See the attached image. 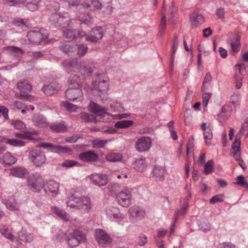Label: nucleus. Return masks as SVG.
Instances as JSON below:
<instances>
[{
	"mask_svg": "<svg viewBox=\"0 0 248 248\" xmlns=\"http://www.w3.org/2000/svg\"><path fill=\"white\" fill-rule=\"evenodd\" d=\"M237 182L236 184L238 185H240L243 187L245 188L248 187V183L245 180L244 177L241 175H239L237 177Z\"/></svg>",
	"mask_w": 248,
	"mask_h": 248,
	"instance_id": "59",
	"label": "nucleus"
},
{
	"mask_svg": "<svg viewBox=\"0 0 248 248\" xmlns=\"http://www.w3.org/2000/svg\"><path fill=\"white\" fill-rule=\"evenodd\" d=\"M0 141L5 142L12 146L22 147L25 145V142L17 139H9L5 137L0 138Z\"/></svg>",
	"mask_w": 248,
	"mask_h": 248,
	"instance_id": "33",
	"label": "nucleus"
},
{
	"mask_svg": "<svg viewBox=\"0 0 248 248\" xmlns=\"http://www.w3.org/2000/svg\"><path fill=\"white\" fill-rule=\"evenodd\" d=\"M29 158L31 161L37 167L41 166L46 161L45 153L38 149L31 151L29 153Z\"/></svg>",
	"mask_w": 248,
	"mask_h": 248,
	"instance_id": "9",
	"label": "nucleus"
},
{
	"mask_svg": "<svg viewBox=\"0 0 248 248\" xmlns=\"http://www.w3.org/2000/svg\"><path fill=\"white\" fill-rule=\"evenodd\" d=\"M194 139L193 137H191L188 139L187 144V157L189 158L190 155H193V148H194Z\"/></svg>",
	"mask_w": 248,
	"mask_h": 248,
	"instance_id": "49",
	"label": "nucleus"
},
{
	"mask_svg": "<svg viewBox=\"0 0 248 248\" xmlns=\"http://www.w3.org/2000/svg\"><path fill=\"white\" fill-rule=\"evenodd\" d=\"M110 106L115 111H122L124 110V107L122 104L117 101H111Z\"/></svg>",
	"mask_w": 248,
	"mask_h": 248,
	"instance_id": "55",
	"label": "nucleus"
},
{
	"mask_svg": "<svg viewBox=\"0 0 248 248\" xmlns=\"http://www.w3.org/2000/svg\"><path fill=\"white\" fill-rule=\"evenodd\" d=\"M0 232L7 238L14 241L15 237L12 234L10 228L6 226H2L0 228Z\"/></svg>",
	"mask_w": 248,
	"mask_h": 248,
	"instance_id": "40",
	"label": "nucleus"
},
{
	"mask_svg": "<svg viewBox=\"0 0 248 248\" xmlns=\"http://www.w3.org/2000/svg\"><path fill=\"white\" fill-rule=\"evenodd\" d=\"M166 27V16L162 11V18L159 26L158 35L161 37L163 34Z\"/></svg>",
	"mask_w": 248,
	"mask_h": 248,
	"instance_id": "43",
	"label": "nucleus"
},
{
	"mask_svg": "<svg viewBox=\"0 0 248 248\" xmlns=\"http://www.w3.org/2000/svg\"><path fill=\"white\" fill-rule=\"evenodd\" d=\"M52 152L59 154H69L71 152V150L67 146L55 145V147L52 149Z\"/></svg>",
	"mask_w": 248,
	"mask_h": 248,
	"instance_id": "44",
	"label": "nucleus"
},
{
	"mask_svg": "<svg viewBox=\"0 0 248 248\" xmlns=\"http://www.w3.org/2000/svg\"><path fill=\"white\" fill-rule=\"evenodd\" d=\"M93 89L101 93H106L108 90L109 79L107 77L100 76L97 80L92 84Z\"/></svg>",
	"mask_w": 248,
	"mask_h": 248,
	"instance_id": "11",
	"label": "nucleus"
},
{
	"mask_svg": "<svg viewBox=\"0 0 248 248\" xmlns=\"http://www.w3.org/2000/svg\"><path fill=\"white\" fill-rule=\"evenodd\" d=\"M12 124L14 125V127L16 129L23 130L25 128V124L20 120L13 121Z\"/></svg>",
	"mask_w": 248,
	"mask_h": 248,
	"instance_id": "60",
	"label": "nucleus"
},
{
	"mask_svg": "<svg viewBox=\"0 0 248 248\" xmlns=\"http://www.w3.org/2000/svg\"><path fill=\"white\" fill-rule=\"evenodd\" d=\"M88 178L92 184L97 186H105L108 182L107 176L100 173L93 174Z\"/></svg>",
	"mask_w": 248,
	"mask_h": 248,
	"instance_id": "17",
	"label": "nucleus"
},
{
	"mask_svg": "<svg viewBox=\"0 0 248 248\" xmlns=\"http://www.w3.org/2000/svg\"><path fill=\"white\" fill-rule=\"evenodd\" d=\"M80 118L85 122L95 123V115H89L86 113H81Z\"/></svg>",
	"mask_w": 248,
	"mask_h": 248,
	"instance_id": "53",
	"label": "nucleus"
},
{
	"mask_svg": "<svg viewBox=\"0 0 248 248\" xmlns=\"http://www.w3.org/2000/svg\"><path fill=\"white\" fill-rule=\"evenodd\" d=\"M16 158L10 152H6L0 157V163L4 166H9L16 163Z\"/></svg>",
	"mask_w": 248,
	"mask_h": 248,
	"instance_id": "23",
	"label": "nucleus"
},
{
	"mask_svg": "<svg viewBox=\"0 0 248 248\" xmlns=\"http://www.w3.org/2000/svg\"><path fill=\"white\" fill-rule=\"evenodd\" d=\"M231 51L234 53L238 52L240 48V38L237 37L235 40L232 41L230 44Z\"/></svg>",
	"mask_w": 248,
	"mask_h": 248,
	"instance_id": "51",
	"label": "nucleus"
},
{
	"mask_svg": "<svg viewBox=\"0 0 248 248\" xmlns=\"http://www.w3.org/2000/svg\"><path fill=\"white\" fill-rule=\"evenodd\" d=\"M30 189L32 191L39 192L44 188L45 182L42 176L35 173L31 175L28 181Z\"/></svg>",
	"mask_w": 248,
	"mask_h": 248,
	"instance_id": "7",
	"label": "nucleus"
},
{
	"mask_svg": "<svg viewBox=\"0 0 248 248\" xmlns=\"http://www.w3.org/2000/svg\"><path fill=\"white\" fill-rule=\"evenodd\" d=\"M17 88L21 93H24L30 92L32 89L31 85L26 81L19 82L17 84Z\"/></svg>",
	"mask_w": 248,
	"mask_h": 248,
	"instance_id": "36",
	"label": "nucleus"
},
{
	"mask_svg": "<svg viewBox=\"0 0 248 248\" xmlns=\"http://www.w3.org/2000/svg\"><path fill=\"white\" fill-rule=\"evenodd\" d=\"M147 166L145 158H140L136 160L134 164V169L138 171H143Z\"/></svg>",
	"mask_w": 248,
	"mask_h": 248,
	"instance_id": "34",
	"label": "nucleus"
},
{
	"mask_svg": "<svg viewBox=\"0 0 248 248\" xmlns=\"http://www.w3.org/2000/svg\"><path fill=\"white\" fill-rule=\"evenodd\" d=\"M74 48V55H78L79 57L84 56L88 49L86 45L81 44L76 45Z\"/></svg>",
	"mask_w": 248,
	"mask_h": 248,
	"instance_id": "38",
	"label": "nucleus"
},
{
	"mask_svg": "<svg viewBox=\"0 0 248 248\" xmlns=\"http://www.w3.org/2000/svg\"><path fill=\"white\" fill-rule=\"evenodd\" d=\"M62 66L64 70L68 73L79 71L84 77L81 78L77 75L71 76L68 80L69 87H79L80 85L88 93L92 91V88L84 82V78L91 76L93 73L92 67L88 65L87 61L78 63L76 59H69L63 62Z\"/></svg>",
	"mask_w": 248,
	"mask_h": 248,
	"instance_id": "1",
	"label": "nucleus"
},
{
	"mask_svg": "<svg viewBox=\"0 0 248 248\" xmlns=\"http://www.w3.org/2000/svg\"><path fill=\"white\" fill-rule=\"evenodd\" d=\"M132 189L126 187L116 195V199L118 204L124 207H128L131 202Z\"/></svg>",
	"mask_w": 248,
	"mask_h": 248,
	"instance_id": "5",
	"label": "nucleus"
},
{
	"mask_svg": "<svg viewBox=\"0 0 248 248\" xmlns=\"http://www.w3.org/2000/svg\"><path fill=\"white\" fill-rule=\"evenodd\" d=\"M213 170V161L211 160L207 162L204 167V174L207 175L211 173Z\"/></svg>",
	"mask_w": 248,
	"mask_h": 248,
	"instance_id": "54",
	"label": "nucleus"
},
{
	"mask_svg": "<svg viewBox=\"0 0 248 248\" xmlns=\"http://www.w3.org/2000/svg\"><path fill=\"white\" fill-rule=\"evenodd\" d=\"M41 0H25L27 4L26 7L29 10L33 12L35 11L40 7V3Z\"/></svg>",
	"mask_w": 248,
	"mask_h": 248,
	"instance_id": "35",
	"label": "nucleus"
},
{
	"mask_svg": "<svg viewBox=\"0 0 248 248\" xmlns=\"http://www.w3.org/2000/svg\"><path fill=\"white\" fill-rule=\"evenodd\" d=\"M10 175L19 178H23L28 174L27 170L21 167H12L10 169Z\"/></svg>",
	"mask_w": 248,
	"mask_h": 248,
	"instance_id": "27",
	"label": "nucleus"
},
{
	"mask_svg": "<svg viewBox=\"0 0 248 248\" xmlns=\"http://www.w3.org/2000/svg\"><path fill=\"white\" fill-rule=\"evenodd\" d=\"M122 155L119 153H110L106 155V159L109 162L120 161L122 160Z\"/></svg>",
	"mask_w": 248,
	"mask_h": 248,
	"instance_id": "39",
	"label": "nucleus"
},
{
	"mask_svg": "<svg viewBox=\"0 0 248 248\" xmlns=\"http://www.w3.org/2000/svg\"><path fill=\"white\" fill-rule=\"evenodd\" d=\"M62 106L67 111L70 112H75L78 109V108L76 105H73L68 102L65 101L62 103Z\"/></svg>",
	"mask_w": 248,
	"mask_h": 248,
	"instance_id": "52",
	"label": "nucleus"
},
{
	"mask_svg": "<svg viewBox=\"0 0 248 248\" xmlns=\"http://www.w3.org/2000/svg\"><path fill=\"white\" fill-rule=\"evenodd\" d=\"M79 21L87 25H91L93 21V18L89 13L81 14L78 16Z\"/></svg>",
	"mask_w": 248,
	"mask_h": 248,
	"instance_id": "45",
	"label": "nucleus"
},
{
	"mask_svg": "<svg viewBox=\"0 0 248 248\" xmlns=\"http://www.w3.org/2000/svg\"><path fill=\"white\" fill-rule=\"evenodd\" d=\"M65 95L66 97L70 100H80L83 98V93L79 87H69L65 92Z\"/></svg>",
	"mask_w": 248,
	"mask_h": 248,
	"instance_id": "14",
	"label": "nucleus"
},
{
	"mask_svg": "<svg viewBox=\"0 0 248 248\" xmlns=\"http://www.w3.org/2000/svg\"><path fill=\"white\" fill-rule=\"evenodd\" d=\"M27 37L30 43L38 44L42 42H46L48 37V33L45 29H41L40 31H32L28 33Z\"/></svg>",
	"mask_w": 248,
	"mask_h": 248,
	"instance_id": "6",
	"label": "nucleus"
},
{
	"mask_svg": "<svg viewBox=\"0 0 248 248\" xmlns=\"http://www.w3.org/2000/svg\"><path fill=\"white\" fill-rule=\"evenodd\" d=\"M211 96V93H204L202 94V104L204 108L207 107Z\"/></svg>",
	"mask_w": 248,
	"mask_h": 248,
	"instance_id": "63",
	"label": "nucleus"
},
{
	"mask_svg": "<svg viewBox=\"0 0 248 248\" xmlns=\"http://www.w3.org/2000/svg\"><path fill=\"white\" fill-rule=\"evenodd\" d=\"M240 140H238L235 137V140L232 146V149L233 150V153L234 157L235 159H237V156L239 155L238 152L240 147Z\"/></svg>",
	"mask_w": 248,
	"mask_h": 248,
	"instance_id": "48",
	"label": "nucleus"
},
{
	"mask_svg": "<svg viewBox=\"0 0 248 248\" xmlns=\"http://www.w3.org/2000/svg\"><path fill=\"white\" fill-rule=\"evenodd\" d=\"M91 32V35L86 37V40L92 43L98 42L103 38L104 36L102 28L100 26L92 28Z\"/></svg>",
	"mask_w": 248,
	"mask_h": 248,
	"instance_id": "15",
	"label": "nucleus"
},
{
	"mask_svg": "<svg viewBox=\"0 0 248 248\" xmlns=\"http://www.w3.org/2000/svg\"><path fill=\"white\" fill-rule=\"evenodd\" d=\"M212 78L209 73H207L204 78V81L203 82L202 86V91H203L206 90L211 81H212Z\"/></svg>",
	"mask_w": 248,
	"mask_h": 248,
	"instance_id": "56",
	"label": "nucleus"
},
{
	"mask_svg": "<svg viewBox=\"0 0 248 248\" xmlns=\"http://www.w3.org/2000/svg\"><path fill=\"white\" fill-rule=\"evenodd\" d=\"M50 128L54 131L64 132L66 130L67 127L64 122L55 123L50 126Z\"/></svg>",
	"mask_w": 248,
	"mask_h": 248,
	"instance_id": "41",
	"label": "nucleus"
},
{
	"mask_svg": "<svg viewBox=\"0 0 248 248\" xmlns=\"http://www.w3.org/2000/svg\"><path fill=\"white\" fill-rule=\"evenodd\" d=\"M63 35L66 38L74 39L77 36L82 38L86 35L84 31H77L69 29H66L63 31Z\"/></svg>",
	"mask_w": 248,
	"mask_h": 248,
	"instance_id": "24",
	"label": "nucleus"
},
{
	"mask_svg": "<svg viewBox=\"0 0 248 248\" xmlns=\"http://www.w3.org/2000/svg\"><path fill=\"white\" fill-rule=\"evenodd\" d=\"M60 49L64 52L68 53L70 52L71 49H73V47H71L70 42H65L61 46Z\"/></svg>",
	"mask_w": 248,
	"mask_h": 248,
	"instance_id": "62",
	"label": "nucleus"
},
{
	"mask_svg": "<svg viewBox=\"0 0 248 248\" xmlns=\"http://www.w3.org/2000/svg\"><path fill=\"white\" fill-rule=\"evenodd\" d=\"M12 106L14 109L21 110V113L24 114L26 112V109L28 108V107L26 106L20 101H14Z\"/></svg>",
	"mask_w": 248,
	"mask_h": 248,
	"instance_id": "47",
	"label": "nucleus"
},
{
	"mask_svg": "<svg viewBox=\"0 0 248 248\" xmlns=\"http://www.w3.org/2000/svg\"><path fill=\"white\" fill-rule=\"evenodd\" d=\"M32 122L34 125L45 127L48 125V123L46 118L40 114H34L32 118Z\"/></svg>",
	"mask_w": 248,
	"mask_h": 248,
	"instance_id": "28",
	"label": "nucleus"
},
{
	"mask_svg": "<svg viewBox=\"0 0 248 248\" xmlns=\"http://www.w3.org/2000/svg\"><path fill=\"white\" fill-rule=\"evenodd\" d=\"M91 110L93 111L95 115V122H101L106 123L108 122L112 119L114 116L111 115L108 112H106V110L97 104L91 102L89 105Z\"/></svg>",
	"mask_w": 248,
	"mask_h": 248,
	"instance_id": "4",
	"label": "nucleus"
},
{
	"mask_svg": "<svg viewBox=\"0 0 248 248\" xmlns=\"http://www.w3.org/2000/svg\"><path fill=\"white\" fill-rule=\"evenodd\" d=\"M50 21L56 26L64 28L70 24V18L67 13H64L62 15L60 13H53L50 18Z\"/></svg>",
	"mask_w": 248,
	"mask_h": 248,
	"instance_id": "8",
	"label": "nucleus"
},
{
	"mask_svg": "<svg viewBox=\"0 0 248 248\" xmlns=\"http://www.w3.org/2000/svg\"><path fill=\"white\" fill-rule=\"evenodd\" d=\"M79 163L75 161L72 160H67L63 162L62 165L66 167H72L73 166H78Z\"/></svg>",
	"mask_w": 248,
	"mask_h": 248,
	"instance_id": "64",
	"label": "nucleus"
},
{
	"mask_svg": "<svg viewBox=\"0 0 248 248\" xmlns=\"http://www.w3.org/2000/svg\"><path fill=\"white\" fill-rule=\"evenodd\" d=\"M79 158L83 161H95L97 159L98 155L94 151H88L80 154Z\"/></svg>",
	"mask_w": 248,
	"mask_h": 248,
	"instance_id": "25",
	"label": "nucleus"
},
{
	"mask_svg": "<svg viewBox=\"0 0 248 248\" xmlns=\"http://www.w3.org/2000/svg\"><path fill=\"white\" fill-rule=\"evenodd\" d=\"M4 4L8 6H15L20 3H23L25 0H3Z\"/></svg>",
	"mask_w": 248,
	"mask_h": 248,
	"instance_id": "61",
	"label": "nucleus"
},
{
	"mask_svg": "<svg viewBox=\"0 0 248 248\" xmlns=\"http://www.w3.org/2000/svg\"><path fill=\"white\" fill-rule=\"evenodd\" d=\"M61 88V86L55 81L46 83L42 88V90L47 95H51L56 93Z\"/></svg>",
	"mask_w": 248,
	"mask_h": 248,
	"instance_id": "20",
	"label": "nucleus"
},
{
	"mask_svg": "<svg viewBox=\"0 0 248 248\" xmlns=\"http://www.w3.org/2000/svg\"><path fill=\"white\" fill-rule=\"evenodd\" d=\"M133 124V121L131 120H122L116 122L114 126L117 128H126L132 126Z\"/></svg>",
	"mask_w": 248,
	"mask_h": 248,
	"instance_id": "42",
	"label": "nucleus"
},
{
	"mask_svg": "<svg viewBox=\"0 0 248 248\" xmlns=\"http://www.w3.org/2000/svg\"><path fill=\"white\" fill-rule=\"evenodd\" d=\"M190 19L192 25L195 27L202 24L204 21L203 16L197 11H194L190 15Z\"/></svg>",
	"mask_w": 248,
	"mask_h": 248,
	"instance_id": "30",
	"label": "nucleus"
},
{
	"mask_svg": "<svg viewBox=\"0 0 248 248\" xmlns=\"http://www.w3.org/2000/svg\"><path fill=\"white\" fill-rule=\"evenodd\" d=\"M102 0H84L81 3L82 7L91 12L101 10L103 8Z\"/></svg>",
	"mask_w": 248,
	"mask_h": 248,
	"instance_id": "12",
	"label": "nucleus"
},
{
	"mask_svg": "<svg viewBox=\"0 0 248 248\" xmlns=\"http://www.w3.org/2000/svg\"><path fill=\"white\" fill-rule=\"evenodd\" d=\"M95 238L99 245L101 247H106L112 242V239L108 233L102 229L95 230Z\"/></svg>",
	"mask_w": 248,
	"mask_h": 248,
	"instance_id": "10",
	"label": "nucleus"
},
{
	"mask_svg": "<svg viewBox=\"0 0 248 248\" xmlns=\"http://www.w3.org/2000/svg\"><path fill=\"white\" fill-rule=\"evenodd\" d=\"M108 140L97 139L93 140L92 143L93 148H104L108 144Z\"/></svg>",
	"mask_w": 248,
	"mask_h": 248,
	"instance_id": "46",
	"label": "nucleus"
},
{
	"mask_svg": "<svg viewBox=\"0 0 248 248\" xmlns=\"http://www.w3.org/2000/svg\"><path fill=\"white\" fill-rule=\"evenodd\" d=\"M4 49L11 56L19 60L24 54V51L21 48L15 46H7Z\"/></svg>",
	"mask_w": 248,
	"mask_h": 248,
	"instance_id": "22",
	"label": "nucleus"
},
{
	"mask_svg": "<svg viewBox=\"0 0 248 248\" xmlns=\"http://www.w3.org/2000/svg\"><path fill=\"white\" fill-rule=\"evenodd\" d=\"M67 205L71 207H76L82 213H88L92 207L90 200L85 197L71 196L67 202Z\"/></svg>",
	"mask_w": 248,
	"mask_h": 248,
	"instance_id": "2",
	"label": "nucleus"
},
{
	"mask_svg": "<svg viewBox=\"0 0 248 248\" xmlns=\"http://www.w3.org/2000/svg\"><path fill=\"white\" fill-rule=\"evenodd\" d=\"M52 213L64 221H69L68 214L63 209L57 206H53L51 208Z\"/></svg>",
	"mask_w": 248,
	"mask_h": 248,
	"instance_id": "31",
	"label": "nucleus"
},
{
	"mask_svg": "<svg viewBox=\"0 0 248 248\" xmlns=\"http://www.w3.org/2000/svg\"><path fill=\"white\" fill-rule=\"evenodd\" d=\"M18 235L20 239L23 241L31 242L33 240L32 234L24 228L19 232Z\"/></svg>",
	"mask_w": 248,
	"mask_h": 248,
	"instance_id": "37",
	"label": "nucleus"
},
{
	"mask_svg": "<svg viewBox=\"0 0 248 248\" xmlns=\"http://www.w3.org/2000/svg\"><path fill=\"white\" fill-rule=\"evenodd\" d=\"M46 193L50 197H55L59 192V184L54 181H49L44 185Z\"/></svg>",
	"mask_w": 248,
	"mask_h": 248,
	"instance_id": "16",
	"label": "nucleus"
},
{
	"mask_svg": "<svg viewBox=\"0 0 248 248\" xmlns=\"http://www.w3.org/2000/svg\"><path fill=\"white\" fill-rule=\"evenodd\" d=\"M106 214L110 220H120L124 216L120 212V209L117 207L109 206L106 208Z\"/></svg>",
	"mask_w": 248,
	"mask_h": 248,
	"instance_id": "19",
	"label": "nucleus"
},
{
	"mask_svg": "<svg viewBox=\"0 0 248 248\" xmlns=\"http://www.w3.org/2000/svg\"><path fill=\"white\" fill-rule=\"evenodd\" d=\"M152 141L149 137H142L137 140L135 146L136 149L140 152L149 151L152 146Z\"/></svg>",
	"mask_w": 248,
	"mask_h": 248,
	"instance_id": "13",
	"label": "nucleus"
},
{
	"mask_svg": "<svg viewBox=\"0 0 248 248\" xmlns=\"http://www.w3.org/2000/svg\"><path fill=\"white\" fill-rule=\"evenodd\" d=\"M232 112V108L229 105H225L222 107L220 113L217 115L216 119L220 123H223L229 118Z\"/></svg>",
	"mask_w": 248,
	"mask_h": 248,
	"instance_id": "21",
	"label": "nucleus"
},
{
	"mask_svg": "<svg viewBox=\"0 0 248 248\" xmlns=\"http://www.w3.org/2000/svg\"><path fill=\"white\" fill-rule=\"evenodd\" d=\"M165 168L159 166H155L153 170V177L157 180L162 181L164 179Z\"/></svg>",
	"mask_w": 248,
	"mask_h": 248,
	"instance_id": "29",
	"label": "nucleus"
},
{
	"mask_svg": "<svg viewBox=\"0 0 248 248\" xmlns=\"http://www.w3.org/2000/svg\"><path fill=\"white\" fill-rule=\"evenodd\" d=\"M36 133H37V132L35 131H33L28 132V133H25V134L16 133L15 136L16 137L21 138V139L34 140V139L32 138L31 134H36Z\"/></svg>",
	"mask_w": 248,
	"mask_h": 248,
	"instance_id": "57",
	"label": "nucleus"
},
{
	"mask_svg": "<svg viewBox=\"0 0 248 248\" xmlns=\"http://www.w3.org/2000/svg\"><path fill=\"white\" fill-rule=\"evenodd\" d=\"M7 208L11 211H16L18 209L19 205L15 202H12L10 200L7 201L5 203Z\"/></svg>",
	"mask_w": 248,
	"mask_h": 248,
	"instance_id": "58",
	"label": "nucleus"
},
{
	"mask_svg": "<svg viewBox=\"0 0 248 248\" xmlns=\"http://www.w3.org/2000/svg\"><path fill=\"white\" fill-rule=\"evenodd\" d=\"M191 198V194H189L188 197L186 199H183L181 201V202H183V205L181 207V211L176 210L175 211L174 219V222H176L178 219V215L179 214H184L188 209V200Z\"/></svg>",
	"mask_w": 248,
	"mask_h": 248,
	"instance_id": "32",
	"label": "nucleus"
},
{
	"mask_svg": "<svg viewBox=\"0 0 248 248\" xmlns=\"http://www.w3.org/2000/svg\"><path fill=\"white\" fill-rule=\"evenodd\" d=\"M201 129L203 132V136L205 142L207 145L211 144V140L213 138L212 132L209 124L207 125V124L203 123L201 125Z\"/></svg>",
	"mask_w": 248,
	"mask_h": 248,
	"instance_id": "26",
	"label": "nucleus"
},
{
	"mask_svg": "<svg viewBox=\"0 0 248 248\" xmlns=\"http://www.w3.org/2000/svg\"><path fill=\"white\" fill-rule=\"evenodd\" d=\"M13 24L17 26H20L22 28L25 27H28L30 26V22L29 20L23 19L20 18H16L14 19Z\"/></svg>",
	"mask_w": 248,
	"mask_h": 248,
	"instance_id": "50",
	"label": "nucleus"
},
{
	"mask_svg": "<svg viewBox=\"0 0 248 248\" xmlns=\"http://www.w3.org/2000/svg\"><path fill=\"white\" fill-rule=\"evenodd\" d=\"M67 244L71 248H74L80 243H84L86 241L85 234L78 230H69L64 234Z\"/></svg>",
	"mask_w": 248,
	"mask_h": 248,
	"instance_id": "3",
	"label": "nucleus"
},
{
	"mask_svg": "<svg viewBox=\"0 0 248 248\" xmlns=\"http://www.w3.org/2000/svg\"><path fill=\"white\" fill-rule=\"evenodd\" d=\"M128 213L131 220L133 222L141 219L145 215L144 211L138 206L129 208Z\"/></svg>",
	"mask_w": 248,
	"mask_h": 248,
	"instance_id": "18",
	"label": "nucleus"
}]
</instances>
